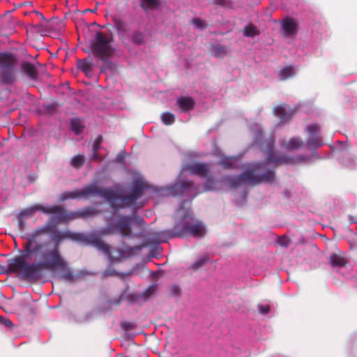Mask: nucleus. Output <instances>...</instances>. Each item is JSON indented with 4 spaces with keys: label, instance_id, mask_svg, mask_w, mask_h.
<instances>
[{
    "label": "nucleus",
    "instance_id": "obj_36",
    "mask_svg": "<svg viewBox=\"0 0 357 357\" xmlns=\"http://www.w3.org/2000/svg\"><path fill=\"white\" fill-rule=\"evenodd\" d=\"M258 311L260 314L266 315L268 314L271 311V307L268 305H263L259 304L257 305Z\"/></svg>",
    "mask_w": 357,
    "mask_h": 357
},
{
    "label": "nucleus",
    "instance_id": "obj_28",
    "mask_svg": "<svg viewBox=\"0 0 357 357\" xmlns=\"http://www.w3.org/2000/svg\"><path fill=\"white\" fill-rule=\"evenodd\" d=\"M243 33L245 37L254 38L259 34V31L255 25L250 24L243 28Z\"/></svg>",
    "mask_w": 357,
    "mask_h": 357
},
{
    "label": "nucleus",
    "instance_id": "obj_34",
    "mask_svg": "<svg viewBox=\"0 0 357 357\" xmlns=\"http://www.w3.org/2000/svg\"><path fill=\"white\" fill-rule=\"evenodd\" d=\"M114 26L119 34H124L127 31L126 23L121 20H116L114 21Z\"/></svg>",
    "mask_w": 357,
    "mask_h": 357
},
{
    "label": "nucleus",
    "instance_id": "obj_22",
    "mask_svg": "<svg viewBox=\"0 0 357 357\" xmlns=\"http://www.w3.org/2000/svg\"><path fill=\"white\" fill-rule=\"evenodd\" d=\"M329 261L333 267H344L347 263V259L339 255L333 253L329 257Z\"/></svg>",
    "mask_w": 357,
    "mask_h": 357
},
{
    "label": "nucleus",
    "instance_id": "obj_32",
    "mask_svg": "<svg viewBox=\"0 0 357 357\" xmlns=\"http://www.w3.org/2000/svg\"><path fill=\"white\" fill-rule=\"evenodd\" d=\"M161 120L165 125H172L175 122V116L169 112H163L161 114Z\"/></svg>",
    "mask_w": 357,
    "mask_h": 357
},
{
    "label": "nucleus",
    "instance_id": "obj_14",
    "mask_svg": "<svg viewBox=\"0 0 357 357\" xmlns=\"http://www.w3.org/2000/svg\"><path fill=\"white\" fill-rule=\"evenodd\" d=\"M185 169L190 172L194 175L199 177H206L209 173L210 167L208 163L205 162H194L189 164L185 167Z\"/></svg>",
    "mask_w": 357,
    "mask_h": 357
},
{
    "label": "nucleus",
    "instance_id": "obj_31",
    "mask_svg": "<svg viewBox=\"0 0 357 357\" xmlns=\"http://www.w3.org/2000/svg\"><path fill=\"white\" fill-rule=\"evenodd\" d=\"M213 54L218 58H223L227 54V47L225 45L218 44L213 47Z\"/></svg>",
    "mask_w": 357,
    "mask_h": 357
},
{
    "label": "nucleus",
    "instance_id": "obj_26",
    "mask_svg": "<svg viewBox=\"0 0 357 357\" xmlns=\"http://www.w3.org/2000/svg\"><path fill=\"white\" fill-rule=\"evenodd\" d=\"M132 43L136 45H140L144 43V34L140 30H135L131 36Z\"/></svg>",
    "mask_w": 357,
    "mask_h": 357
},
{
    "label": "nucleus",
    "instance_id": "obj_13",
    "mask_svg": "<svg viewBox=\"0 0 357 357\" xmlns=\"http://www.w3.org/2000/svg\"><path fill=\"white\" fill-rule=\"evenodd\" d=\"M307 130L310 134V137L307 142V146L313 148L321 146L323 142L319 134L321 130L320 126L316 123L311 124L307 126Z\"/></svg>",
    "mask_w": 357,
    "mask_h": 357
},
{
    "label": "nucleus",
    "instance_id": "obj_44",
    "mask_svg": "<svg viewBox=\"0 0 357 357\" xmlns=\"http://www.w3.org/2000/svg\"><path fill=\"white\" fill-rule=\"evenodd\" d=\"M121 303V300L120 299H118V300H114V301H111V304H113V305H119Z\"/></svg>",
    "mask_w": 357,
    "mask_h": 357
},
{
    "label": "nucleus",
    "instance_id": "obj_33",
    "mask_svg": "<svg viewBox=\"0 0 357 357\" xmlns=\"http://www.w3.org/2000/svg\"><path fill=\"white\" fill-rule=\"evenodd\" d=\"M70 127L72 130L76 134H79L84 128L82 123L79 119H72L70 121Z\"/></svg>",
    "mask_w": 357,
    "mask_h": 357
},
{
    "label": "nucleus",
    "instance_id": "obj_47",
    "mask_svg": "<svg viewBox=\"0 0 357 357\" xmlns=\"http://www.w3.org/2000/svg\"><path fill=\"white\" fill-rule=\"evenodd\" d=\"M36 27H42V24H39L38 25L36 26Z\"/></svg>",
    "mask_w": 357,
    "mask_h": 357
},
{
    "label": "nucleus",
    "instance_id": "obj_11",
    "mask_svg": "<svg viewBox=\"0 0 357 357\" xmlns=\"http://www.w3.org/2000/svg\"><path fill=\"white\" fill-rule=\"evenodd\" d=\"M71 239L76 242H86L87 236L79 233L71 232L70 231H59L54 235V242L49 241L52 245H58L59 243L64 239Z\"/></svg>",
    "mask_w": 357,
    "mask_h": 357
},
{
    "label": "nucleus",
    "instance_id": "obj_25",
    "mask_svg": "<svg viewBox=\"0 0 357 357\" xmlns=\"http://www.w3.org/2000/svg\"><path fill=\"white\" fill-rule=\"evenodd\" d=\"M273 113L276 116L279 117L282 121H288L290 119V116L286 112L285 107L282 105L275 107Z\"/></svg>",
    "mask_w": 357,
    "mask_h": 357
},
{
    "label": "nucleus",
    "instance_id": "obj_20",
    "mask_svg": "<svg viewBox=\"0 0 357 357\" xmlns=\"http://www.w3.org/2000/svg\"><path fill=\"white\" fill-rule=\"evenodd\" d=\"M193 185V183L190 181H184L176 183L173 186V190L176 195H183L188 192Z\"/></svg>",
    "mask_w": 357,
    "mask_h": 357
},
{
    "label": "nucleus",
    "instance_id": "obj_29",
    "mask_svg": "<svg viewBox=\"0 0 357 357\" xmlns=\"http://www.w3.org/2000/svg\"><path fill=\"white\" fill-rule=\"evenodd\" d=\"M85 162V157L84 155L78 154L73 157L70 160V165L74 168L79 169L82 167Z\"/></svg>",
    "mask_w": 357,
    "mask_h": 357
},
{
    "label": "nucleus",
    "instance_id": "obj_43",
    "mask_svg": "<svg viewBox=\"0 0 357 357\" xmlns=\"http://www.w3.org/2000/svg\"><path fill=\"white\" fill-rule=\"evenodd\" d=\"M193 22L195 24H196L198 26H199L201 25V22L199 19H194Z\"/></svg>",
    "mask_w": 357,
    "mask_h": 357
},
{
    "label": "nucleus",
    "instance_id": "obj_5",
    "mask_svg": "<svg viewBox=\"0 0 357 357\" xmlns=\"http://www.w3.org/2000/svg\"><path fill=\"white\" fill-rule=\"evenodd\" d=\"M148 188L147 185L142 181H136L133 183L131 192L128 195L116 193L112 188H109L114 195L112 199H106L112 207L118 210L132 206L139 199Z\"/></svg>",
    "mask_w": 357,
    "mask_h": 357
},
{
    "label": "nucleus",
    "instance_id": "obj_38",
    "mask_svg": "<svg viewBox=\"0 0 357 357\" xmlns=\"http://www.w3.org/2000/svg\"><path fill=\"white\" fill-rule=\"evenodd\" d=\"M0 323L3 324L7 328H11L13 326L12 321L7 317H0Z\"/></svg>",
    "mask_w": 357,
    "mask_h": 357
},
{
    "label": "nucleus",
    "instance_id": "obj_48",
    "mask_svg": "<svg viewBox=\"0 0 357 357\" xmlns=\"http://www.w3.org/2000/svg\"><path fill=\"white\" fill-rule=\"evenodd\" d=\"M104 70H105V69L103 68V67H101V71L102 72Z\"/></svg>",
    "mask_w": 357,
    "mask_h": 357
},
{
    "label": "nucleus",
    "instance_id": "obj_16",
    "mask_svg": "<svg viewBox=\"0 0 357 357\" xmlns=\"http://www.w3.org/2000/svg\"><path fill=\"white\" fill-rule=\"evenodd\" d=\"M22 71L30 79L37 80L38 79V72L36 66L28 61H24L21 64Z\"/></svg>",
    "mask_w": 357,
    "mask_h": 357
},
{
    "label": "nucleus",
    "instance_id": "obj_4",
    "mask_svg": "<svg viewBox=\"0 0 357 357\" xmlns=\"http://www.w3.org/2000/svg\"><path fill=\"white\" fill-rule=\"evenodd\" d=\"M38 254V257L43 258L42 271L58 270L61 272L60 278L68 282H72L75 280L74 273L69 267L68 263L61 255L58 245H52L50 242H45V245L40 248Z\"/></svg>",
    "mask_w": 357,
    "mask_h": 357
},
{
    "label": "nucleus",
    "instance_id": "obj_3",
    "mask_svg": "<svg viewBox=\"0 0 357 357\" xmlns=\"http://www.w3.org/2000/svg\"><path fill=\"white\" fill-rule=\"evenodd\" d=\"M180 215L178 220L172 229H167L164 234L169 238H182L192 236L196 238L203 237L206 234L204 224L195 218L190 209L180 206L177 209Z\"/></svg>",
    "mask_w": 357,
    "mask_h": 357
},
{
    "label": "nucleus",
    "instance_id": "obj_10",
    "mask_svg": "<svg viewBox=\"0 0 357 357\" xmlns=\"http://www.w3.org/2000/svg\"><path fill=\"white\" fill-rule=\"evenodd\" d=\"M131 220V216H120L116 223L109 225V227L105 229L103 234H111L113 233L112 230L116 229L122 236L129 237L132 234Z\"/></svg>",
    "mask_w": 357,
    "mask_h": 357
},
{
    "label": "nucleus",
    "instance_id": "obj_27",
    "mask_svg": "<svg viewBox=\"0 0 357 357\" xmlns=\"http://www.w3.org/2000/svg\"><path fill=\"white\" fill-rule=\"evenodd\" d=\"M294 70L291 66H288L280 70L279 73V79L281 81L286 80L289 77L294 76Z\"/></svg>",
    "mask_w": 357,
    "mask_h": 357
},
{
    "label": "nucleus",
    "instance_id": "obj_6",
    "mask_svg": "<svg viewBox=\"0 0 357 357\" xmlns=\"http://www.w3.org/2000/svg\"><path fill=\"white\" fill-rule=\"evenodd\" d=\"M112 36L109 38L102 31H97L91 41L92 54L102 61L112 57L116 52V48L112 45Z\"/></svg>",
    "mask_w": 357,
    "mask_h": 357
},
{
    "label": "nucleus",
    "instance_id": "obj_21",
    "mask_svg": "<svg viewBox=\"0 0 357 357\" xmlns=\"http://www.w3.org/2000/svg\"><path fill=\"white\" fill-rule=\"evenodd\" d=\"M303 145V141L300 137H291L284 144V147L294 151L302 148Z\"/></svg>",
    "mask_w": 357,
    "mask_h": 357
},
{
    "label": "nucleus",
    "instance_id": "obj_7",
    "mask_svg": "<svg viewBox=\"0 0 357 357\" xmlns=\"http://www.w3.org/2000/svg\"><path fill=\"white\" fill-rule=\"evenodd\" d=\"M45 214L55 215V221L57 223H68L78 218H85L93 216L95 213L93 208H85L77 211H68L63 206H45Z\"/></svg>",
    "mask_w": 357,
    "mask_h": 357
},
{
    "label": "nucleus",
    "instance_id": "obj_19",
    "mask_svg": "<svg viewBox=\"0 0 357 357\" xmlns=\"http://www.w3.org/2000/svg\"><path fill=\"white\" fill-rule=\"evenodd\" d=\"M45 206L40 204H36L30 207L22 209L19 215L18 219L20 221L25 216H31L36 211H40L44 213Z\"/></svg>",
    "mask_w": 357,
    "mask_h": 357
},
{
    "label": "nucleus",
    "instance_id": "obj_1",
    "mask_svg": "<svg viewBox=\"0 0 357 357\" xmlns=\"http://www.w3.org/2000/svg\"><path fill=\"white\" fill-rule=\"evenodd\" d=\"M53 226L45 225L38 227L29 234L23 243L22 255L15 256L8 261L7 270L5 273H19L21 278L27 280H38L41 277L43 258L38 252L40 248L45 245V242L39 241V238L44 234L53 231Z\"/></svg>",
    "mask_w": 357,
    "mask_h": 357
},
{
    "label": "nucleus",
    "instance_id": "obj_37",
    "mask_svg": "<svg viewBox=\"0 0 357 357\" xmlns=\"http://www.w3.org/2000/svg\"><path fill=\"white\" fill-rule=\"evenodd\" d=\"M170 291L172 295L178 296L181 293V288L177 284H174L170 287Z\"/></svg>",
    "mask_w": 357,
    "mask_h": 357
},
{
    "label": "nucleus",
    "instance_id": "obj_41",
    "mask_svg": "<svg viewBox=\"0 0 357 357\" xmlns=\"http://www.w3.org/2000/svg\"><path fill=\"white\" fill-rule=\"evenodd\" d=\"M225 0H213V3L216 5L223 6L225 4Z\"/></svg>",
    "mask_w": 357,
    "mask_h": 357
},
{
    "label": "nucleus",
    "instance_id": "obj_2",
    "mask_svg": "<svg viewBox=\"0 0 357 357\" xmlns=\"http://www.w3.org/2000/svg\"><path fill=\"white\" fill-rule=\"evenodd\" d=\"M274 142L273 138L266 142V147L264 151L267 155L264 162L252 164L240 175L225 178L230 188H236L243 184L255 186L261 183H272L275 180V172L273 169H266L267 164L293 165L295 163L294 158L279 155L275 152Z\"/></svg>",
    "mask_w": 357,
    "mask_h": 357
},
{
    "label": "nucleus",
    "instance_id": "obj_24",
    "mask_svg": "<svg viewBox=\"0 0 357 357\" xmlns=\"http://www.w3.org/2000/svg\"><path fill=\"white\" fill-rule=\"evenodd\" d=\"M210 260V257L208 254H205L200 256L193 264H191L190 268L193 271H197L203 266L206 264Z\"/></svg>",
    "mask_w": 357,
    "mask_h": 357
},
{
    "label": "nucleus",
    "instance_id": "obj_18",
    "mask_svg": "<svg viewBox=\"0 0 357 357\" xmlns=\"http://www.w3.org/2000/svg\"><path fill=\"white\" fill-rule=\"evenodd\" d=\"M176 104L183 112H188L195 107V100L191 97H180L176 100Z\"/></svg>",
    "mask_w": 357,
    "mask_h": 357
},
{
    "label": "nucleus",
    "instance_id": "obj_42",
    "mask_svg": "<svg viewBox=\"0 0 357 357\" xmlns=\"http://www.w3.org/2000/svg\"><path fill=\"white\" fill-rule=\"evenodd\" d=\"M34 13H35L36 15H38V16H39V17H40L43 20H46V19L45 18V17L43 16V15L41 13H40V12H38V11H36V10H35V11H34Z\"/></svg>",
    "mask_w": 357,
    "mask_h": 357
},
{
    "label": "nucleus",
    "instance_id": "obj_39",
    "mask_svg": "<svg viewBox=\"0 0 357 357\" xmlns=\"http://www.w3.org/2000/svg\"><path fill=\"white\" fill-rule=\"evenodd\" d=\"M117 275V273L114 270H106L102 273V278Z\"/></svg>",
    "mask_w": 357,
    "mask_h": 357
},
{
    "label": "nucleus",
    "instance_id": "obj_9",
    "mask_svg": "<svg viewBox=\"0 0 357 357\" xmlns=\"http://www.w3.org/2000/svg\"><path fill=\"white\" fill-rule=\"evenodd\" d=\"M16 56L11 52L0 53V79L5 84H11L15 81Z\"/></svg>",
    "mask_w": 357,
    "mask_h": 357
},
{
    "label": "nucleus",
    "instance_id": "obj_12",
    "mask_svg": "<svg viewBox=\"0 0 357 357\" xmlns=\"http://www.w3.org/2000/svg\"><path fill=\"white\" fill-rule=\"evenodd\" d=\"M281 31L284 38L295 36L298 31V22L291 17H286L280 21Z\"/></svg>",
    "mask_w": 357,
    "mask_h": 357
},
{
    "label": "nucleus",
    "instance_id": "obj_15",
    "mask_svg": "<svg viewBox=\"0 0 357 357\" xmlns=\"http://www.w3.org/2000/svg\"><path fill=\"white\" fill-rule=\"evenodd\" d=\"M87 241H88L86 242L82 243L84 244H92L98 250L102 252L105 255H107L108 257H111L110 247L104 241L97 238H91L89 236H87Z\"/></svg>",
    "mask_w": 357,
    "mask_h": 357
},
{
    "label": "nucleus",
    "instance_id": "obj_30",
    "mask_svg": "<svg viewBox=\"0 0 357 357\" xmlns=\"http://www.w3.org/2000/svg\"><path fill=\"white\" fill-rule=\"evenodd\" d=\"M160 4V0H141L140 6L146 10L148 9H153Z\"/></svg>",
    "mask_w": 357,
    "mask_h": 357
},
{
    "label": "nucleus",
    "instance_id": "obj_40",
    "mask_svg": "<svg viewBox=\"0 0 357 357\" xmlns=\"http://www.w3.org/2000/svg\"><path fill=\"white\" fill-rule=\"evenodd\" d=\"M154 291L155 287L151 286L144 291V294L146 296V297H149L151 294H153Z\"/></svg>",
    "mask_w": 357,
    "mask_h": 357
},
{
    "label": "nucleus",
    "instance_id": "obj_35",
    "mask_svg": "<svg viewBox=\"0 0 357 357\" xmlns=\"http://www.w3.org/2000/svg\"><path fill=\"white\" fill-rule=\"evenodd\" d=\"M103 139L102 135H98L96 139L94 141V143L93 144V151L94 153V158L96 156L97 153L100 148V144L102 142Z\"/></svg>",
    "mask_w": 357,
    "mask_h": 357
},
{
    "label": "nucleus",
    "instance_id": "obj_46",
    "mask_svg": "<svg viewBox=\"0 0 357 357\" xmlns=\"http://www.w3.org/2000/svg\"><path fill=\"white\" fill-rule=\"evenodd\" d=\"M296 159H297V160H304V158H303V156H299V157H298Z\"/></svg>",
    "mask_w": 357,
    "mask_h": 357
},
{
    "label": "nucleus",
    "instance_id": "obj_45",
    "mask_svg": "<svg viewBox=\"0 0 357 357\" xmlns=\"http://www.w3.org/2000/svg\"><path fill=\"white\" fill-rule=\"evenodd\" d=\"M262 137V132L261 131H259L257 132V139H259Z\"/></svg>",
    "mask_w": 357,
    "mask_h": 357
},
{
    "label": "nucleus",
    "instance_id": "obj_23",
    "mask_svg": "<svg viewBox=\"0 0 357 357\" xmlns=\"http://www.w3.org/2000/svg\"><path fill=\"white\" fill-rule=\"evenodd\" d=\"M236 160V157H228L225 155H222L220 158L219 164L225 169H230L234 167V162Z\"/></svg>",
    "mask_w": 357,
    "mask_h": 357
},
{
    "label": "nucleus",
    "instance_id": "obj_8",
    "mask_svg": "<svg viewBox=\"0 0 357 357\" xmlns=\"http://www.w3.org/2000/svg\"><path fill=\"white\" fill-rule=\"evenodd\" d=\"M96 195L101 196L105 199H112L114 194L107 188H100L98 185L93 184L85 185L81 190H75L73 191H66L61 194L59 199L61 202L69 199H86L89 197Z\"/></svg>",
    "mask_w": 357,
    "mask_h": 357
},
{
    "label": "nucleus",
    "instance_id": "obj_17",
    "mask_svg": "<svg viewBox=\"0 0 357 357\" xmlns=\"http://www.w3.org/2000/svg\"><path fill=\"white\" fill-rule=\"evenodd\" d=\"M93 63L92 59L88 56L77 61V68L82 70L87 77L93 75Z\"/></svg>",
    "mask_w": 357,
    "mask_h": 357
}]
</instances>
